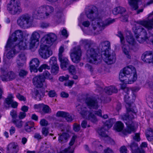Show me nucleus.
I'll return each mask as SVG.
<instances>
[{
  "instance_id": "obj_30",
  "label": "nucleus",
  "mask_w": 153,
  "mask_h": 153,
  "mask_svg": "<svg viewBox=\"0 0 153 153\" xmlns=\"http://www.w3.org/2000/svg\"><path fill=\"white\" fill-rule=\"evenodd\" d=\"M104 91L106 94L109 95L112 94L113 93H117L118 92L117 89L114 86L106 87Z\"/></svg>"
},
{
  "instance_id": "obj_17",
  "label": "nucleus",
  "mask_w": 153,
  "mask_h": 153,
  "mask_svg": "<svg viewBox=\"0 0 153 153\" xmlns=\"http://www.w3.org/2000/svg\"><path fill=\"white\" fill-rule=\"evenodd\" d=\"M137 23L146 28L148 30H152L153 29V16L152 14L149 15L147 20L143 21H138Z\"/></svg>"
},
{
  "instance_id": "obj_64",
  "label": "nucleus",
  "mask_w": 153,
  "mask_h": 153,
  "mask_svg": "<svg viewBox=\"0 0 153 153\" xmlns=\"http://www.w3.org/2000/svg\"><path fill=\"white\" fill-rule=\"evenodd\" d=\"M147 100L149 102L150 107L153 109V98L152 99L151 98H148Z\"/></svg>"
},
{
  "instance_id": "obj_41",
  "label": "nucleus",
  "mask_w": 153,
  "mask_h": 153,
  "mask_svg": "<svg viewBox=\"0 0 153 153\" xmlns=\"http://www.w3.org/2000/svg\"><path fill=\"white\" fill-rule=\"evenodd\" d=\"M123 128V124L120 121L117 122L114 126L115 129L118 131H121Z\"/></svg>"
},
{
  "instance_id": "obj_23",
  "label": "nucleus",
  "mask_w": 153,
  "mask_h": 153,
  "mask_svg": "<svg viewBox=\"0 0 153 153\" xmlns=\"http://www.w3.org/2000/svg\"><path fill=\"white\" fill-rule=\"evenodd\" d=\"M19 149L18 145L17 143L14 142L10 143L7 147V153H17Z\"/></svg>"
},
{
  "instance_id": "obj_27",
  "label": "nucleus",
  "mask_w": 153,
  "mask_h": 153,
  "mask_svg": "<svg viewBox=\"0 0 153 153\" xmlns=\"http://www.w3.org/2000/svg\"><path fill=\"white\" fill-rule=\"evenodd\" d=\"M59 59L61 62L60 67L62 69L65 70L69 65V62L66 57L62 56L59 57Z\"/></svg>"
},
{
  "instance_id": "obj_48",
  "label": "nucleus",
  "mask_w": 153,
  "mask_h": 153,
  "mask_svg": "<svg viewBox=\"0 0 153 153\" xmlns=\"http://www.w3.org/2000/svg\"><path fill=\"white\" fill-rule=\"evenodd\" d=\"M147 146V144L146 142H143L140 145V149H138L140 153H145V152L144 150L143 149V148H145Z\"/></svg>"
},
{
  "instance_id": "obj_2",
  "label": "nucleus",
  "mask_w": 153,
  "mask_h": 153,
  "mask_svg": "<svg viewBox=\"0 0 153 153\" xmlns=\"http://www.w3.org/2000/svg\"><path fill=\"white\" fill-rule=\"evenodd\" d=\"M121 88L124 90L126 94L124 97V100L126 104V106L127 111V113L123 115L122 117L123 120L126 121L125 123L127 126V131L129 133H130L131 132H134L135 130L134 125L131 120L136 117V112L133 109L131 108L130 107L131 103H132L135 99L136 96L135 94H133L132 99H130V97L128 95L129 90L128 88L126 87L125 84L121 85Z\"/></svg>"
},
{
  "instance_id": "obj_53",
  "label": "nucleus",
  "mask_w": 153,
  "mask_h": 153,
  "mask_svg": "<svg viewBox=\"0 0 153 153\" xmlns=\"http://www.w3.org/2000/svg\"><path fill=\"white\" fill-rule=\"evenodd\" d=\"M16 97L20 101H25L26 100V98L23 96L21 95L19 93H18L16 95Z\"/></svg>"
},
{
  "instance_id": "obj_6",
  "label": "nucleus",
  "mask_w": 153,
  "mask_h": 153,
  "mask_svg": "<svg viewBox=\"0 0 153 153\" xmlns=\"http://www.w3.org/2000/svg\"><path fill=\"white\" fill-rule=\"evenodd\" d=\"M77 111L84 118H86L93 123L97 121L96 117L93 114V111H88L87 107L85 105L79 104L76 107Z\"/></svg>"
},
{
  "instance_id": "obj_16",
  "label": "nucleus",
  "mask_w": 153,
  "mask_h": 153,
  "mask_svg": "<svg viewBox=\"0 0 153 153\" xmlns=\"http://www.w3.org/2000/svg\"><path fill=\"white\" fill-rule=\"evenodd\" d=\"M102 59L105 63L108 64H111L114 63L115 61L116 57L114 53L111 55L110 54L109 52H102L101 56Z\"/></svg>"
},
{
  "instance_id": "obj_55",
  "label": "nucleus",
  "mask_w": 153,
  "mask_h": 153,
  "mask_svg": "<svg viewBox=\"0 0 153 153\" xmlns=\"http://www.w3.org/2000/svg\"><path fill=\"white\" fill-rule=\"evenodd\" d=\"M42 132L45 136H46L49 133L48 129L46 127H43L42 129Z\"/></svg>"
},
{
  "instance_id": "obj_51",
  "label": "nucleus",
  "mask_w": 153,
  "mask_h": 153,
  "mask_svg": "<svg viewBox=\"0 0 153 153\" xmlns=\"http://www.w3.org/2000/svg\"><path fill=\"white\" fill-rule=\"evenodd\" d=\"M69 71L72 74H75L76 72L75 68L74 66L73 65H70L68 68Z\"/></svg>"
},
{
  "instance_id": "obj_60",
  "label": "nucleus",
  "mask_w": 153,
  "mask_h": 153,
  "mask_svg": "<svg viewBox=\"0 0 153 153\" xmlns=\"http://www.w3.org/2000/svg\"><path fill=\"white\" fill-rule=\"evenodd\" d=\"M43 103L39 104L38 105H35L34 106V107L35 109H37L39 110L42 109L43 105Z\"/></svg>"
},
{
  "instance_id": "obj_4",
  "label": "nucleus",
  "mask_w": 153,
  "mask_h": 153,
  "mask_svg": "<svg viewBox=\"0 0 153 153\" xmlns=\"http://www.w3.org/2000/svg\"><path fill=\"white\" fill-rule=\"evenodd\" d=\"M79 44L80 46H83L84 49L86 50L85 55L89 62L96 64L101 62V56L98 55L95 49L91 48L94 44L93 41L88 39H82L80 41Z\"/></svg>"
},
{
  "instance_id": "obj_12",
  "label": "nucleus",
  "mask_w": 153,
  "mask_h": 153,
  "mask_svg": "<svg viewBox=\"0 0 153 153\" xmlns=\"http://www.w3.org/2000/svg\"><path fill=\"white\" fill-rule=\"evenodd\" d=\"M82 53L80 46H77L71 49L70 55L72 62L76 63L79 62L81 59Z\"/></svg>"
},
{
  "instance_id": "obj_3",
  "label": "nucleus",
  "mask_w": 153,
  "mask_h": 153,
  "mask_svg": "<svg viewBox=\"0 0 153 153\" xmlns=\"http://www.w3.org/2000/svg\"><path fill=\"white\" fill-rule=\"evenodd\" d=\"M57 39V36L53 33H50L43 37L40 41L42 44L38 50L39 54L41 58L47 59L53 54L49 47Z\"/></svg>"
},
{
  "instance_id": "obj_33",
  "label": "nucleus",
  "mask_w": 153,
  "mask_h": 153,
  "mask_svg": "<svg viewBox=\"0 0 153 153\" xmlns=\"http://www.w3.org/2000/svg\"><path fill=\"white\" fill-rule=\"evenodd\" d=\"M127 82L126 84H131L134 82L137 79L136 73H133L127 76Z\"/></svg>"
},
{
  "instance_id": "obj_7",
  "label": "nucleus",
  "mask_w": 153,
  "mask_h": 153,
  "mask_svg": "<svg viewBox=\"0 0 153 153\" xmlns=\"http://www.w3.org/2000/svg\"><path fill=\"white\" fill-rule=\"evenodd\" d=\"M33 19L31 16L25 14L19 16L17 20L18 25L24 29L30 27L32 25Z\"/></svg>"
},
{
  "instance_id": "obj_58",
  "label": "nucleus",
  "mask_w": 153,
  "mask_h": 153,
  "mask_svg": "<svg viewBox=\"0 0 153 153\" xmlns=\"http://www.w3.org/2000/svg\"><path fill=\"white\" fill-rule=\"evenodd\" d=\"M65 118L68 122H71L73 120V118L72 116L68 113H67V114Z\"/></svg>"
},
{
  "instance_id": "obj_8",
  "label": "nucleus",
  "mask_w": 153,
  "mask_h": 153,
  "mask_svg": "<svg viewBox=\"0 0 153 153\" xmlns=\"http://www.w3.org/2000/svg\"><path fill=\"white\" fill-rule=\"evenodd\" d=\"M134 32L135 34H137L136 38L140 43H143L148 38L146 30L141 26L137 27Z\"/></svg>"
},
{
  "instance_id": "obj_18",
  "label": "nucleus",
  "mask_w": 153,
  "mask_h": 153,
  "mask_svg": "<svg viewBox=\"0 0 153 153\" xmlns=\"http://www.w3.org/2000/svg\"><path fill=\"white\" fill-rule=\"evenodd\" d=\"M118 36L120 38L121 42L122 44L123 45L122 46V48L123 53L126 56V57L128 59H130L131 56L129 52V47L127 45L124 44V37L121 32L119 31L118 32Z\"/></svg>"
},
{
  "instance_id": "obj_26",
  "label": "nucleus",
  "mask_w": 153,
  "mask_h": 153,
  "mask_svg": "<svg viewBox=\"0 0 153 153\" xmlns=\"http://www.w3.org/2000/svg\"><path fill=\"white\" fill-rule=\"evenodd\" d=\"M14 97L12 94H9L5 100V103L8 105H11L12 107L14 108H16L18 103L16 101H13V99Z\"/></svg>"
},
{
  "instance_id": "obj_29",
  "label": "nucleus",
  "mask_w": 153,
  "mask_h": 153,
  "mask_svg": "<svg viewBox=\"0 0 153 153\" xmlns=\"http://www.w3.org/2000/svg\"><path fill=\"white\" fill-rule=\"evenodd\" d=\"M123 71L127 76L136 73L135 68L132 65H129L125 68Z\"/></svg>"
},
{
  "instance_id": "obj_34",
  "label": "nucleus",
  "mask_w": 153,
  "mask_h": 153,
  "mask_svg": "<svg viewBox=\"0 0 153 153\" xmlns=\"http://www.w3.org/2000/svg\"><path fill=\"white\" fill-rule=\"evenodd\" d=\"M129 35L126 36V39L128 43L132 45L135 46L136 44V42L134 39L133 36L130 33H129Z\"/></svg>"
},
{
  "instance_id": "obj_63",
  "label": "nucleus",
  "mask_w": 153,
  "mask_h": 153,
  "mask_svg": "<svg viewBox=\"0 0 153 153\" xmlns=\"http://www.w3.org/2000/svg\"><path fill=\"white\" fill-rule=\"evenodd\" d=\"M104 153H114V151L109 148L108 147L104 150Z\"/></svg>"
},
{
  "instance_id": "obj_45",
  "label": "nucleus",
  "mask_w": 153,
  "mask_h": 153,
  "mask_svg": "<svg viewBox=\"0 0 153 153\" xmlns=\"http://www.w3.org/2000/svg\"><path fill=\"white\" fill-rule=\"evenodd\" d=\"M28 73L27 71L25 70L21 69L19 71V75L20 77H23L26 76Z\"/></svg>"
},
{
  "instance_id": "obj_13",
  "label": "nucleus",
  "mask_w": 153,
  "mask_h": 153,
  "mask_svg": "<svg viewBox=\"0 0 153 153\" xmlns=\"http://www.w3.org/2000/svg\"><path fill=\"white\" fill-rule=\"evenodd\" d=\"M40 37V34L38 32L34 31L32 33L29 39V49L32 50L35 48H37L39 44V39Z\"/></svg>"
},
{
  "instance_id": "obj_37",
  "label": "nucleus",
  "mask_w": 153,
  "mask_h": 153,
  "mask_svg": "<svg viewBox=\"0 0 153 153\" xmlns=\"http://www.w3.org/2000/svg\"><path fill=\"white\" fill-rule=\"evenodd\" d=\"M146 135L148 140H152L153 139V129L151 128L148 129L146 132Z\"/></svg>"
},
{
  "instance_id": "obj_52",
  "label": "nucleus",
  "mask_w": 153,
  "mask_h": 153,
  "mask_svg": "<svg viewBox=\"0 0 153 153\" xmlns=\"http://www.w3.org/2000/svg\"><path fill=\"white\" fill-rule=\"evenodd\" d=\"M48 95L51 97H55L56 96L57 94L54 90H51L48 92Z\"/></svg>"
},
{
  "instance_id": "obj_15",
  "label": "nucleus",
  "mask_w": 153,
  "mask_h": 153,
  "mask_svg": "<svg viewBox=\"0 0 153 153\" xmlns=\"http://www.w3.org/2000/svg\"><path fill=\"white\" fill-rule=\"evenodd\" d=\"M61 131H63L62 134H59L58 135V141L61 144H63L66 143L70 137L69 134L68 133L69 130L66 128L65 126L62 125L61 126Z\"/></svg>"
},
{
  "instance_id": "obj_56",
  "label": "nucleus",
  "mask_w": 153,
  "mask_h": 153,
  "mask_svg": "<svg viewBox=\"0 0 153 153\" xmlns=\"http://www.w3.org/2000/svg\"><path fill=\"white\" fill-rule=\"evenodd\" d=\"M80 127L79 125L75 123L73 126V129L75 132H78L80 130Z\"/></svg>"
},
{
  "instance_id": "obj_14",
  "label": "nucleus",
  "mask_w": 153,
  "mask_h": 153,
  "mask_svg": "<svg viewBox=\"0 0 153 153\" xmlns=\"http://www.w3.org/2000/svg\"><path fill=\"white\" fill-rule=\"evenodd\" d=\"M114 121V119H111L106 122L104 126L101 128H99L97 132L99 135L102 137H107L108 136L105 133V132L112 126Z\"/></svg>"
},
{
  "instance_id": "obj_21",
  "label": "nucleus",
  "mask_w": 153,
  "mask_h": 153,
  "mask_svg": "<svg viewBox=\"0 0 153 153\" xmlns=\"http://www.w3.org/2000/svg\"><path fill=\"white\" fill-rule=\"evenodd\" d=\"M26 59V55L25 53L22 52L19 53L16 59L17 67L19 68L22 67Z\"/></svg>"
},
{
  "instance_id": "obj_46",
  "label": "nucleus",
  "mask_w": 153,
  "mask_h": 153,
  "mask_svg": "<svg viewBox=\"0 0 153 153\" xmlns=\"http://www.w3.org/2000/svg\"><path fill=\"white\" fill-rule=\"evenodd\" d=\"M43 75L46 79L52 80L53 77L50 73L47 71H45L43 73Z\"/></svg>"
},
{
  "instance_id": "obj_32",
  "label": "nucleus",
  "mask_w": 153,
  "mask_h": 153,
  "mask_svg": "<svg viewBox=\"0 0 153 153\" xmlns=\"http://www.w3.org/2000/svg\"><path fill=\"white\" fill-rule=\"evenodd\" d=\"M1 71L2 74L0 76L1 80L4 82L10 81L8 72H5L2 68H1Z\"/></svg>"
},
{
  "instance_id": "obj_62",
  "label": "nucleus",
  "mask_w": 153,
  "mask_h": 153,
  "mask_svg": "<svg viewBox=\"0 0 153 153\" xmlns=\"http://www.w3.org/2000/svg\"><path fill=\"white\" fill-rule=\"evenodd\" d=\"M71 147H69L68 149H65L62 152H61L60 153H73V151L70 150Z\"/></svg>"
},
{
  "instance_id": "obj_50",
  "label": "nucleus",
  "mask_w": 153,
  "mask_h": 153,
  "mask_svg": "<svg viewBox=\"0 0 153 153\" xmlns=\"http://www.w3.org/2000/svg\"><path fill=\"white\" fill-rule=\"evenodd\" d=\"M67 114V112L63 111H59L57 113L56 115L57 117L65 118Z\"/></svg>"
},
{
  "instance_id": "obj_35",
  "label": "nucleus",
  "mask_w": 153,
  "mask_h": 153,
  "mask_svg": "<svg viewBox=\"0 0 153 153\" xmlns=\"http://www.w3.org/2000/svg\"><path fill=\"white\" fill-rule=\"evenodd\" d=\"M34 123L33 122L28 121L26 123L25 125V129L26 131L30 132L31 129L34 127Z\"/></svg>"
},
{
  "instance_id": "obj_5",
  "label": "nucleus",
  "mask_w": 153,
  "mask_h": 153,
  "mask_svg": "<svg viewBox=\"0 0 153 153\" xmlns=\"http://www.w3.org/2000/svg\"><path fill=\"white\" fill-rule=\"evenodd\" d=\"M53 11L54 8L52 6L42 5L35 9L33 15L38 19H44L49 18Z\"/></svg>"
},
{
  "instance_id": "obj_10",
  "label": "nucleus",
  "mask_w": 153,
  "mask_h": 153,
  "mask_svg": "<svg viewBox=\"0 0 153 153\" xmlns=\"http://www.w3.org/2000/svg\"><path fill=\"white\" fill-rule=\"evenodd\" d=\"M23 39L24 38L22 31L19 30H17L14 32L11 36L9 38L6 45V47H10L11 44L13 45L14 42Z\"/></svg>"
},
{
  "instance_id": "obj_22",
  "label": "nucleus",
  "mask_w": 153,
  "mask_h": 153,
  "mask_svg": "<svg viewBox=\"0 0 153 153\" xmlns=\"http://www.w3.org/2000/svg\"><path fill=\"white\" fill-rule=\"evenodd\" d=\"M98 50L101 52V55L102 52H108L110 51V42L108 41H104L101 42L99 45Z\"/></svg>"
},
{
  "instance_id": "obj_40",
  "label": "nucleus",
  "mask_w": 153,
  "mask_h": 153,
  "mask_svg": "<svg viewBox=\"0 0 153 153\" xmlns=\"http://www.w3.org/2000/svg\"><path fill=\"white\" fill-rule=\"evenodd\" d=\"M127 76L122 71H120L119 74V78L120 80L122 82H124L125 83L127 82Z\"/></svg>"
},
{
  "instance_id": "obj_38",
  "label": "nucleus",
  "mask_w": 153,
  "mask_h": 153,
  "mask_svg": "<svg viewBox=\"0 0 153 153\" xmlns=\"http://www.w3.org/2000/svg\"><path fill=\"white\" fill-rule=\"evenodd\" d=\"M12 122L16 126L19 128H21L23 124V122L19 119H13L12 120Z\"/></svg>"
},
{
  "instance_id": "obj_39",
  "label": "nucleus",
  "mask_w": 153,
  "mask_h": 153,
  "mask_svg": "<svg viewBox=\"0 0 153 153\" xmlns=\"http://www.w3.org/2000/svg\"><path fill=\"white\" fill-rule=\"evenodd\" d=\"M130 147L133 153H140L138 150L140 149L138 148L137 144L134 143H132L130 146Z\"/></svg>"
},
{
  "instance_id": "obj_43",
  "label": "nucleus",
  "mask_w": 153,
  "mask_h": 153,
  "mask_svg": "<svg viewBox=\"0 0 153 153\" xmlns=\"http://www.w3.org/2000/svg\"><path fill=\"white\" fill-rule=\"evenodd\" d=\"M43 112L45 113H48L51 112V109L48 105L43 104L42 108Z\"/></svg>"
},
{
  "instance_id": "obj_47",
  "label": "nucleus",
  "mask_w": 153,
  "mask_h": 153,
  "mask_svg": "<svg viewBox=\"0 0 153 153\" xmlns=\"http://www.w3.org/2000/svg\"><path fill=\"white\" fill-rule=\"evenodd\" d=\"M50 67L46 64H44L41 65L38 70L40 72H42L43 69H50Z\"/></svg>"
},
{
  "instance_id": "obj_20",
  "label": "nucleus",
  "mask_w": 153,
  "mask_h": 153,
  "mask_svg": "<svg viewBox=\"0 0 153 153\" xmlns=\"http://www.w3.org/2000/svg\"><path fill=\"white\" fill-rule=\"evenodd\" d=\"M141 58L144 62L153 64V52L152 51H146L142 54Z\"/></svg>"
},
{
  "instance_id": "obj_19",
  "label": "nucleus",
  "mask_w": 153,
  "mask_h": 153,
  "mask_svg": "<svg viewBox=\"0 0 153 153\" xmlns=\"http://www.w3.org/2000/svg\"><path fill=\"white\" fill-rule=\"evenodd\" d=\"M10 46L12 47H14L16 49L18 48L20 50H25L28 48L27 43L26 40H24V39L20 41H18L14 42V45L11 44Z\"/></svg>"
},
{
  "instance_id": "obj_24",
  "label": "nucleus",
  "mask_w": 153,
  "mask_h": 153,
  "mask_svg": "<svg viewBox=\"0 0 153 153\" xmlns=\"http://www.w3.org/2000/svg\"><path fill=\"white\" fill-rule=\"evenodd\" d=\"M45 81V78L42 76H36L33 79V85L36 87L41 88L43 85V83Z\"/></svg>"
},
{
  "instance_id": "obj_28",
  "label": "nucleus",
  "mask_w": 153,
  "mask_h": 153,
  "mask_svg": "<svg viewBox=\"0 0 153 153\" xmlns=\"http://www.w3.org/2000/svg\"><path fill=\"white\" fill-rule=\"evenodd\" d=\"M86 103L90 108L97 109L98 107L97 102L94 99L88 98L86 100Z\"/></svg>"
},
{
  "instance_id": "obj_54",
  "label": "nucleus",
  "mask_w": 153,
  "mask_h": 153,
  "mask_svg": "<svg viewBox=\"0 0 153 153\" xmlns=\"http://www.w3.org/2000/svg\"><path fill=\"white\" fill-rule=\"evenodd\" d=\"M40 124L42 126H46L48 125V122L46 120L42 119L40 121Z\"/></svg>"
},
{
  "instance_id": "obj_44",
  "label": "nucleus",
  "mask_w": 153,
  "mask_h": 153,
  "mask_svg": "<svg viewBox=\"0 0 153 153\" xmlns=\"http://www.w3.org/2000/svg\"><path fill=\"white\" fill-rule=\"evenodd\" d=\"M59 67L58 65L51 67V72L54 75L57 74L58 72Z\"/></svg>"
},
{
  "instance_id": "obj_36",
  "label": "nucleus",
  "mask_w": 153,
  "mask_h": 153,
  "mask_svg": "<svg viewBox=\"0 0 153 153\" xmlns=\"http://www.w3.org/2000/svg\"><path fill=\"white\" fill-rule=\"evenodd\" d=\"M12 48V50L10 51L6 54L7 58L8 59H10L14 56L16 49L15 48L12 47L10 46V47H8L7 48L5 47L6 48Z\"/></svg>"
},
{
  "instance_id": "obj_9",
  "label": "nucleus",
  "mask_w": 153,
  "mask_h": 153,
  "mask_svg": "<svg viewBox=\"0 0 153 153\" xmlns=\"http://www.w3.org/2000/svg\"><path fill=\"white\" fill-rule=\"evenodd\" d=\"M7 9L9 12L13 15L19 13L22 11L17 0H10L7 5Z\"/></svg>"
},
{
  "instance_id": "obj_57",
  "label": "nucleus",
  "mask_w": 153,
  "mask_h": 153,
  "mask_svg": "<svg viewBox=\"0 0 153 153\" xmlns=\"http://www.w3.org/2000/svg\"><path fill=\"white\" fill-rule=\"evenodd\" d=\"M120 153H127V149L125 146H123L120 148Z\"/></svg>"
},
{
  "instance_id": "obj_31",
  "label": "nucleus",
  "mask_w": 153,
  "mask_h": 153,
  "mask_svg": "<svg viewBox=\"0 0 153 153\" xmlns=\"http://www.w3.org/2000/svg\"><path fill=\"white\" fill-rule=\"evenodd\" d=\"M130 9L132 10H136L138 7V2L139 0H128Z\"/></svg>"
},
{
  "instance_id": "obj_11",
  "label": "nucleus",
  "mask_w": 153,
  "mask_h": 153,
  "mask_svg": "<svg viewBox=\"0 0 153 153\" xmlns=\"http://www.w3.org/2000/svg\"><path fill=\"white\" fill-rule=\"evenodd\" d=\"M85 16L83 14H81L78 19V25L81 28L83 32L88 35H95L98 34H89L86 33V31H89L91 27V23L88 20H84Z\"/></svg>"
},
{
  "instance_id": "obj_59",
  "label": "nucleus",
  "mask_w": 153,
  "mask_h": 153,
  "mask_svg": "<svg viewBox=\"0 0 153 153\" xmlns=\"http://www.w3.org/2000/svg\"><path fill=\"white\" fill-rule=\"evenodd\" d=\"M49 26V24L45 22H42L40 24V27L43 28H47Z\"/></svg>"
},
{
  "instance_id": "obj_25",
  "label": "nucleus",
  "mask_w": 153,
  "mask_h": 153,
  "mask_svg": "<svg viewBox=\"0 0 153 153\" xmlns=\"http://www.w3.org/2000/svg\"><path fill=\"white\" fill-rule=\"evenodd\" d=\"M40 64V61L37 58L32 59L30 62V71L36 72L38 71L37 68Z\"/></svg>"
},
{
  "instance_id": "obj_42",
  "label": "nucleus",
  "mask_w": 153,
  "mask_h": 153,
  "mask_svg": "<svg viewBox=\"0 0 153 153\" xmlns=\"http://www.w3.org/2000/svg\"><path fill=\"white\" fill-rule=\"evenodd\" d=\"M49 63L51 67L58 65L57 64V59L56 57L54 56L51 58L49 61Z\"/></svg>"
},
{
  "instance_id": "obj_1",
  "label": "nucleus",
  "mask_w": 153,
  "mask_h": 153,
  "mask_svg": "<svg viewBox=\"0 0 153 153\" xmlns=\"http://www.w3.org/2000/svg\"><path fill=\"white\" fill-rule=\"evenodd\" d=\"M85 15L88 18L92 20L90 31H86L89 34H99L105 27L115 21L114 19H109L105 21L100 18L97 8L94 6L86 7L85 10Z\"/></svg>"
},
{
  "instance_id": "obj_49",
  "label": "nucleus",
  "mask_w": 153,
  "mask_h": 153,
  "mask_svg": "<svg viewBox=\"0 0 153 153\" xmlns=\"http://www.w3.org/2000/svg\"><path fill=\"white\" fill-rule=\"evenodd\" d=\"M9 77L10 79V80H12L15 79L16 77V74L12 71L8 72Z\"/></svg>"
},
{
  "instance_id": "obj_61",
  "label": "nucleus",
  "mask_w": 153,
  "mask_h": 153,
  "mask_svg": "<svg viewBox=\"0 0 153 153\" xmlns=\"http://www.w3.org/2000/svg\"><path fill=\"white\" fill-rule=\"evenodd\" d=\"M69 76L68 75H66L65 76H62L59 77V80L60 81L62 82L64 80H67L68 79Z\"/></svg>"
}]
</instances>
